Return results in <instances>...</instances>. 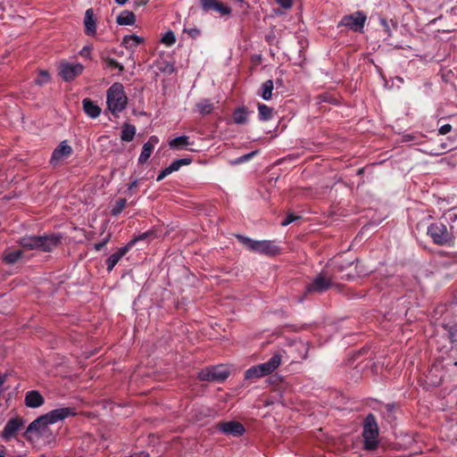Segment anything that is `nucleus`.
<instances>
[{
  "mask_svg": "<svg viewBox=\"0 0 457 457\" xmlns=\"http://www.w3.org/2000/svg\"><path fill=\"white\" fill-rule=\"evenodd\" d=\"M73 415H75V411L72 408L63 407L54 409L33 420L28 426L25 434L28 436L33 435L50 444L54 441V436L50 430L49 426Z\"/></svg>",
  "mask_w": 457,
  "mask_h": 457,
  "instance_id": "1",
  "label": "nucleus"
},
{
  "mask_svg": "<svg viewBox=\"0 0 457 457\" xmlns=\"http://www.w3.org/2000/svg\"><path fill=\"white\" fill-rule=\"evenodd\" d=\"M106 104L108 110L115 116L125 110L128 104V97L121 83L115 82L107 89Z\"/></svg>",
  "mask_w": 457,
  "mask_h": 457,
  "instance_id": "2",
  "label": "nucleus"
},
{
  "mask_svg": "<svg viewBox=\"0 0 457 457\" xmlns=\"http://www.w3.org/2000/svg\"><path fill=\"white\" fill-rule=\"evenodd\" d=\"M427 234L438 245H450L454 240L453 227L448 228L442 220L431 223L427 228Z\"/></svg>",
  "mask_w": 457,
  "mask_h": 457,
  "instance_id": "3",
  "label": "nucleus"
},
{
  "mask_svg": "<svg viewBox=\"0 0 457 457\" xmlns=\"http://www.w3.org/2000/svg\"><path fill=\"white\" fill-rule=\"evenodd\" d=\"M281 357L282 356L279 353H276L268 361L249 368L245 372V378H260L272 373L280 365Z\"/></svg>",
  "mask_w": 457,
  "mask_h": 457,
  "instance_id": "4",
  "label": "nucleus"
},
{
  "mask_svg": "<svg viewBox=\"0 0 457 457\" xmlns=\"http://www.w3.org/2000/svg\"><path fill=\"white\" fill-rule=\"evenodd\" d=\"M362 436L365 450L371 451L378 447V427L373 414H369L365 419Z\"/></svg>",
  "mask_w": 457,
  "mask_h": 457,
  "instance_id": "5",
  "label": "nucleus"
},
{
  "mask_svg": "<svg viewBox=\"0 0 457 457\" xmlns=\"http://www.w3.org/2000/svg\"><path fill=\"white\" fill-rule=\"evenodd\" d=\"M239 239L249 250L258 253L274 255L278 252V247L270 240L256 241L245 237Z\"/></svg>",
  "mask_w": 457,
  "mask_h": 457,
  "instance_id": "6",
  "label": "nucleus"
},
{
  "mask_svg": "<svg viewBox=\"0 0 457 457\" xmlns=\"http://www.w3.org/2000/svg\"><path fill=\"white\" fill-rule=\"evenodd\" d=\"M58 69L61 77L64 80L70 81L82 73L84 66L79 62H60Z\"/></svg>",
  "mask_w": 457,
  "mask_h": 457,
  "instance_id": "7",
  "label": "nucleus"
},
{
  "mask_svg": "<svg viewBox=\"0 0 457 457\" xmlns=\"http://www.w3.org/2000/svg\"><path fill=\"white\" fill-rule=\"evenodd\" d=\"M24 422L20 418H13L7 421L3 431L0 433V436L4 441H9L14 437L18 432L22 428Z\"/></svg>",
  "mask_w": 457,
  "mask_h": 457,
  "instance_id": "8",
  "label": "nucleus"
},
{
  "mask_svg": "<svg viewBox=\"0 0 457 457\" xmlns=\"http://www.w3.org/2000/svg\"><path fill=\"white\" fill-rule=\"evenodd\" d=\"M365 21L366 16L362 12H357L343 17L340 25L348 27L354 31H359L363 28Z\"/></svg>",
  "mask_w": 457,
  "mask_h": 457,
  "instance_id": "9",
  "label": "nucleus"
},
{
  "mask_svg": "<svg viewBox=\"0 0 457 457\" xmlns=\"http://www.w3.org/2000/svg\"><path fill=\"white\" fill-rule=\"evenodd\" d=\"M62 238L60 234L38 236V250L50 252L61 244Z\"/></svg>",
  "mask_w": 457,
  "mask_h": 457,
  "instance_id": "10",
  "label": "nucleus"
},
{
  "mask_svg": "<svg viewBox=\"0 0 457 457\" xmlns=\"http://www.w3.org/2000/svg\"><path fill=\"white\" fill-rule=\"evenodd\" d=\"M333 286L330 278H326L323 274L317 275L312 283L306 287L307 293H322Z\"/></svg>",
  "mask_w": 457,
  "mask_h": 457,
  "instance_id": "11",
  "label": "nucleus"
},
{
  "mask_svg": "<svg viewBox=\"0 0 457 457\" xmlns=\"http://www.w3.org/2000/svg\"><path fill=\"white\" fill-rule=\"evenodd\" d=\"M72 154L71 146L66 140L60 143V145L53 151L50 162L53 165H57L60 162L69 157Z\"/></svg>",
  "mask_w": 457,
  "mask_h": 457,
  "instance_id": "12",
  "label": "nucleus"
},
{
  "mask_svg": "<svg viewBox=\"0 0 457 457\" xmlns=\"http://www.w3.org/2000/svg\"><path fill=\"white\" fill-rule=\"evenodd\" d=\"M219 428L222 433L234 436H242L245 431L244 426L237 421H228L221 423L220 424Z\"/></svg>",
  "mask_w": 457,
  "mask_h": 457,
  "instance_id": "13",
  "label": "nucleus"
},
{
  "mask_svg": "<svg viewBox=\"0 0 457 457\" xmlns=\"http://www.w3.org/2000/svg\"><path fill=\"white\" fill-rule=\"evenodd\" d=\"M24 403L27 407L36 409L44 404L45 399L39 391L31 390L26 393Z\"/></svg>",
  "mask_w": 457,
  "mask_h": 457,
  "instance_id": "14",
  "label": "nucleus"
},
{
  "mask_svg": "<svg viewBox=\"0 0 457 457\" xmlns=\"http://www.w3.org/2000/svg\"><path fill=\"white\" fill-rule=\"evenodd\" d=\"M159 139L155 136H152L146 143L143 145L141 154L138 157L140 163L145 162L152 154L154 146L158 144Z\"/></svg>",
  "mask_w": 457,
  "mask_h": 457,
  "instance_id": "15",
  "label": "nucleus"
},
{
  "mask_svg": "<svg viewBox=\"0 0 457 457\" xmlns=\"http://www.w3.org/2000/svg\"><path fill=\"white\" fill-rule=\"evenodd\" d=\"M85 33L87 36H95L96 33V21L93 9H87L84 17Z\"/></svg>",
  "mask_w": 457,
  "mask_h": 457,
  "instance_id": "16",
  "label": "nucleus"
},
{
  "mask_svg": "<svg viewBox=\"0 0 457 457\" xmlns=\"http://www.w3.org/2000/svg\"><path fill=\"white\" fill-rule=\"evenodd\" d=\"M130 249V245H124L120 247L117 252L111 254V256L106 260V265L108 271L112 270L115 265L119 262V261L128 253Z\"/></svg>",
  "mask_w": 457,
  "mask_h": 457,
  "instance_id": "17",
  "label": "nucleus"
},
{
  "mask_svg": "<svg viewBox=\"0 0 457 457\" xmlns=\"http://www.w3.org/2000/svg\"><path fill=\"white\" fill-rule=\"evenodd\" d=\"M83 110L87 115L92 119L97 118L101 113L100 107L89 98L82 101Z\"/></svg>",
  "mask_w": 457,
  "mask_h": 457,
  "instance_id": "18",
  "label": "nucleus"
},
{
  "mask_svg": "<svg viewBox=\"0 0 457 457\" xmlns=\"http://www.w3.org/2000/svg\"><path fill=\"white\" fill-rule=\"evenodd\" d=\"M190 145L189 137L185 135L177 137L169 141V146L174 150L187 149Z\"/></svg>",
  "mask_w": 457,
  "mask_h": 457,
  "instance_id": "19",
  "label": "nucleus"
},
{
  "mask_svg": "<svg viewBox=\"0 0 457 457\" xmlns=\"http://www.w3.org/2000/svg\"><path fill=\"white\" fill-rule=\"evenodd\" d=\"M258 118L262 121H268L273 119L275 112L274 109L268 106L267 104L258 103Z\"/></svg>",
  "mask_w": 457,
  "mask_h": 457,
  "instance_id": "20",
  "label": "nucleus"
},
{
  "mask_svg": "<svg viewBox=\"0 0 457 457\" xmlns=\"http://www.w3.org/2000/svg\"><path fill=\"white\" fill-rule=\"evenodd\" d=\"M274 89V82L271 79H268L261 85L259 89V96L265 101H269L272 98V91Z\"/></svg>",
  "mask_w": 457,
  "mask_h": 457,
  "instance_id": "21",
  "label": "nucleus"
},
{
  "mask_svg": "<svg viewBox=\"0 0 457 457\" xmlns=\"http://www.w3.org/2000/svg\"><path fill=\"white\" fill-rule=\"evenodd\" d=\"M38 236L22 237L19 244L27 250H38Z\"/></svg>",
  "mask_w": 457,
  "mask_h": 457,
  "instance_id": "22",
  "label": "nucleus"
},
{
  "mask_svg": "<svg viewBox=\"0 0 457 457\" xmlns=\"http://www.w3.org/2000/svg\"><path fill=\"white\" fill-rule=\"evenodd\" d=\"M250 112L245 107H240L234 111L233 120L237 124H245L248 121Z\"/></svg>",
  "mask_w": 457,
  "mask_h": 457,
  "instance_id": "23",
  "label": "nucleus"
},
{
  "mask_svg": "<svg viewBox=\"0 0 457 457\" xmlns=\"http://www.w3.org/2000/svg\"><path fill=\"white\" fill-rule=\"evenodd\" d=\"M136 135V128L134 125L125 123L122 126L120 139L124 142H130Z\"/></svg>",
  "mask_w": 457,
  "mask_h": 457,
  "instance_id": "24",
  "label": "nucleus"
},
{
  "mask_svg": "<svg viewBox=\"0 0 457 457\" xmlns=\"http://www.w3.org/2000/svg\"><path fill=\"white\" fill-rule=\"evenodd\" d=\"M136 21V16L132 12L124 11L117 17L119 25H132Z\"/></svg>",
  "mask_w": 457,
  "mask_h": 457,
  "instance_id": "25",
  "label": "nucleus"
},
{
  "mask_svg": "<svg viewBox=\"0 0 457 457\" xmlns=\"http://www.w3.org/2000/svg\"><path fill=\"white\" fill-rule=\"evenodd\" d=\"M156 237V233L154 230H148L145 231L137 237H135L133 239H131L127 245H130V248L135 245V244L138 241H147L150 242L153 239Z\"/></svg>",
  "mask_w": 457,
  "mask_h": 457,
  "instance_id": "26",
  "label": "nucleus"
},
{
  "mask_svg": "<svg viewBox=\"0 0 457 457\" xmlns=\"http://www.w3.org/2000/svg\"><path fill=\"white\" fill-rule=\"evenodd\" d=\"M212 370L214 381H223L228 377L229 372L228 369L223 366H213Z\"/></svg>",
  "mask_w": 457,
  "mask_h": 457,
  "instance_id": "27",
  "label": "nucleus"
},
{
  "mask_svg": "<svg viewBox=\"0 0 457 457\" xmlns=\"http://www.w3.org/2000/svg\"><path fill=\"white\" fill-rule=\"evenodd\" d=\"M196 110L200 114L206 115L212 112L213 104L209 99H203L196 104Z\"/></svg>",
  "mask_w": 457,
  "mask_h": 457,
  "instance_id": "28",
  "label": "nucleus"
},
{
  "mask_svg": "<svg viewBox=\"0 0 457 457\" xmlns=\"http://www.w3.org/2000/svg\"><path fill=\"white\" fill-rule=\"evenodd\" d=\"M21 250H14L4 255V262L7 264H14L22 257Z\"/></svg>",
  "mask_w": 457,
  "mask_h": 457,
  "instance_id": "29",
  "label": "nucleus"
},
{
  "mask_svg": "<svg viewBox=\"0 0 457 457\" xmlns=\"http://www.w3.org/2000/svg\"><path fill=\"white\" fill-rule=\"evenodd\" d=\"M142 42L143 38L137 35L125 36L123 38V44L127 48L137 47Z\"/></svg>",
  "mask_w": 457,
  "mask_h": 457,
  "instance_id": "30",
  "label": "nucleus"
},
{
  "mask_svg": "<svg viewBox=\"0 0 457 457\" xmlns=\"http://www.w3.org/2000/svg\"><path fill=\"white\" fill-rule=\"evenodd\" d=\"M192 160L190 158L177 159L168 166V169L170 170V172L171 174L172 172L179 170L181 168V166L190 164Z\"/></svg>",
  "mask_w": 457,
  "mask_h": 457,
  "instance_id": "31",
  "label": "nucleus"
},
{
  "mask_svg": "<svg viewBox=\"0 0 457 457\" xmlns=\"http://www.w3.org/2000/svg\"><path fill=\"white\" fill-rule=\"evenodd\" d=\"M126 204V199H120L119 201H117L115 205L112 209V214L114 216L120 214L125 209Z\"/></svg>",
  "mask_w": 457,
  "mask_h": 457,
  "instance_id": "32",
  "label": "nucleus"
},
{
  "mask_svg": "<svg viewBox=\"0 0 457 457\" xmlns=\"http://www.w3.org/2000/svg\"><path fill=\"white\" fill-rule=\"evenodd\" d=\"M212 371V367L203 370L198 373V378L204 381H214Z\"/></svg>",
  "mask_w": 457,
  "mask_h": 457,
  "instance_id": "33",
  "label": "nucleus"
},
{
  "mask_svg": "<svg viewBox=\"0 0 457 457\" xmlns=\"http://www.w3.org/2000/svg\"><path fill=\"white\" fill-rule=\"evenodd\" d=\"M50 79L49 73L47 71H40L38 77L36 79L35 82L37 85H44L47 83Z\"/></svg>",
  "mask_w": 457,
  "mask_h": 457,
  "instance_id": "34",
  "label": "nucleus"
},
{
  "mask_svg": "<svg viewBox=\"0 0 457 457\" xmlns=\"http://www.w3.org/2000/svg\"><path fill=\"white\" fill-rule=\"evenodd\" d=\"M162 42L167 46H171L176 42V37L172 31H168L162 38Z\"/></svg>",
  "mask_w": 457,
  "mask_h": 457,
  "instance_id": "35",
  "label": "nucleus"
},
{
  "mask_svg": "<svg viewBox=\"0 0 457 457\" xmlns=\"http://www.w3.org/2000/svg\"><path fill=\"white\" fill-rule=\"evenodd\" d=\"M257 151H253L251 153H248L246 154H244L235 161L232 162L233 164H240L242 162H248L252 157H253L256 154Z\"/></svg>",
  "mask_w": 457,
  "mask_h": 457,
  "instance_id": "36",
  "label": "nucleus"
},
{
  "mask_svg": "<svg viewBox=\"0 0 457 457\" xmlns=\"http://www.w3.org/2000/svg\"><path fill=\"white\" fill-rule=\"evenodd\" d=\"M217 3V0H201V5L204 12L213 10Z\"/></svg>",
  "mask_w": 457,
  "mask_h": 457,
  "instance_id": "37",
  "label": "nucleus"
},
{
  "mask_svg": "<svg viewBox=\"0 0 457 457\" xmlns=\"http://www.w3.org/2000/svg\"><path fill=\"white\" fill-rule=\"evenodd\" d=\"M213 11L218 12L222 15L230 13V9L218 1L216 3L215 7L213 8Z\"/></svg>",
  "mask_w": 457,
  "mask_h": 457,
  "instance_id": "38",
  "label": "nucleus"
},
{
  "mask_svg": "<svg viewBox=\"0 0 457 457\" xmlns=\"http://www.w3.org/2000/svg\"><path fill=\"white\" fill-rule=\"evenodd\" d=\"M106 63L109 68H116L119 70L120 72L123 71V70H124L123 65L121 63L118 62L117 61H115L114 59H108L106 61Z\"/></svg>",
  "mask_w": 457,
  "mask_h": 457,
  "instance_id": "39",
  "label": "nucleus"
},
{
  "mask_svg": "<svg viewBox=\"0 0 457 457\" xmlns=\"http://www.w3.org/2000/svg\"><path fill=\"white\" fill-rule=\"evenodd\" d=\"M300 217L297 215H294L292 213H289L287 215V217L281 221L282 226H287L291 224L292 222L297 220Z\"/></svg>",
  "mask_w": 457,
  "mask_h": 457,
  "instance_id": "40",
  "label": "nucleus"
},
{
  "mask_svg": "<svg viewBox=\"0 0 457 457\" xmlns=\"http://www.w3.org/2000/svg\"><path fill=\"white\" fill-rule=\"evenodd\" d=\"M91 50H92V47L91 46H85L82 47V49L79 51V54L84 57V58H87V59H90L91 58Z\"/></svg>",
  "mask_w": 457,
  "mask_h": 457,
  "instance_id": "41",
  "label": "nucleus"
},
{
  "mask_svg": "<svg viewBox=\"0 0 457 457\" xmlns=\"http://www.w3.org/2000/svg\"><path fill=\"white\" fill-rule=\"evenodd\" d=\"M184 31L187 33L192 38H196L201 34V31L196 28L185 29Z\"/></svg>",
  "mask_w": 457,
  "mask_h": 457,
  "instance_id": "42",
  "label": "nucleus"
},
{
  "mask_svg": "<svg viewBox=\"0 0 457 457\" xmlns=\"http://www.w3.org/2000/svg\"><path fill=\"white\" fill-rule=\"evenodd\" d=\"M276 1L284 9H290L292 6V0H276Z\"/></svg>",
  "mask_w": 457,
  "mask_h": 457,
  "instance_id": "43",
  "label": "nucleus"
},
{
  "mask_svg": "<svg viewBox=\"0 0 457 457\" xmlns=\"http://www.w3.org/2000/svg\"><path fill=\"white\" fill-rule=\"evenodd\" d=\"M170 170L168 169V167H166L165 169H163L160 173L159 175L157 176V179L156 180L157 181H161L164 178H166L168 175H170Z\"/></svg>",
  "mask_w": 457,
  "mask_h": 457,
  "instance_id": "44",
  "label": "nucleus"
},
{
  "mask_svg": "<svg viewBox=\"0 0 457 457\" xmlns=\"http://www.w3.org/2000/svg\"><path fill=\"white\" fill-rule=\"evenodd\" d=\"M452 130V126L450 124H445L440 127L439 129V134L440 135H446Z\"/></svg>",
  "mask_w": 457,
  "mask_h": 457,
  "instance_id": "45",
  "label": "nucleus"
},
{
  "mask_svg": "<svg viewBox=\"0 0 457 457\" xmlns=\"http://www.w3.org/2000/svg\"><path fill=\"white\" fill-rule=\"evenodd\" d=\"M137 179H135L133 180L129 185V187H128V190L129 191H131L132 189H134L135 187H137Z\"/></svg>",
  "mask_w": 457,
  "mask_h": 457,
  "instance_id": "46",
  "label": "nucleus"
},
{
  "mask_svg": "<svg viewBox=\"0 0 457 457\" xmlns=\"http://www.w3.org/2000/svg\"><path fill=\"white\" fill-rule=\"evenodd\" d=\"M6 380V377L0 378V395L4 392L3 386Z\"/></svg>",
  "mask_w": 457,
  "mask_h": 457,
  "instance_id": "47",
  "label": "nucleus"
},
{
  "mask_svg": "<svg viewBox=\"0 0 457 457\" xmlns=\"http://www.w3.org/2000/svg\"><path fill=\"white\" fill-rule=\"evenodd\" d=\"M351 264H352V262H347L345 264V263L344 264H340V265H338V269H339V270H343L344 269H345L347 266H349Z\"/></svg>",
  "mask_w": 457,
  "mask_h": 457,
  "instance_id": "48",
  "label": "nucleus"
},
{
  "mask_svg": "<svg viewBox=\"0 0 457 457\" xmlns=\"http://www.w3.org/2000/svg\"><path fill=\"white\" fill-rule=\"evenodd\" d=\"M104 246V244H102V243H98V244H96V245H95V249H96V251H100Z\"/></svg>",
  "mask_w": 457,
  "mask_h": 457,
  "instance_id": "49",
  "label": "nucleus"
},
{
  "mask_svg": "<svg viewBox=\"0 0 457 457\" xmlns=\"http://www.w3.org/2000/svg\"><path fill=\"white\" fill-rule=\"evenodd\" d=\"M129 0H115V2L118 4H120V5H123L125 4Z\"/></svg>",
  "mask_w": 457,
  "mask_h": 457,
  "instance_id": "50",
  "label": "nucleus"
},
{
  "mask_svg": "<svg viewBox=\"0 0 457 457\" xmlns=\"http://www.w3.org/2000/svg\"><path fill=\"white\" fill-rule=\"evenodd\" d=\"M456 219H457V214L453 213V214L449 215V220H455Z\"/></svg>",
  "mask_w": 457,
  "mask_h": 457,
  "instance_id": "51",
  "label": "nucleus"
},
{
  "mask_svg": "<svg viewBox=\"0 0 457 457\" xmlns=\"http://www.w3.org/2000/svg\"><path fill=\"white\" fill-rule=\"evenodd\" d=\"M300 345H301L302 348H303L305 350V353H307L305 345L303 344H302V343L300 344ZM305 355H306V353H304L303 358H305Z\"/></svg>",
  "mask_w": 457,
  "mask_h": 457,
  "instance_id": "52",
  "label": "nucleus"
},
{
  "mask_svg": "<svg viewBox=\"0 0 457 457\" xmlns=\"http://www.w3.org/2000/svg\"><path fill=\"white\" fill-rule=\"evenodd\" d=\"M0 457H6L3 450H0Z\"/></svg>",
  "mask_w": 457,
  "mask_h": 457,
  "instance_id": "53",
  "label": "nucleus"
},
{
  "mask_svg": "<svg viewBox=\"0 0 457 457\" xmlns=\"http://www.w3.org/2000/svg\"><path fill=\"white\" fill-rule=\"evenodd\" d=\"M107 241H108V238H105V239H104L101 243H102V244H104V245H105V244L107 243Z\"/></svg>",
  "mask_w": 457,
  "mask_h": 457,
  "instance_id": "54",
  "label": "nucleus"
},
{
  "mask_svg": "<svg viewBox=\"0 0 457 457\" xmlns=\"http://www.w3.org/2000/svg\"><path fill=\"white\" fill-rule=\"evenodd\" d=\"M107 241H108V238H105V239H104L101 243H102V244H104V245H105V244L107 243Z\"/></svg>",
  "mask_w": 457,
  "mask_h": 457,
  "instance_id": "55",
  "label": "nucleus"
},
{
  "mask_svg": "<svg viewBox=\"0 0 457 457\" xmlns=\"http://www.w3.org/2000/svg\"><path fill=\"white\" fill-rule=\"evenodd\" d=\"M282 83V80L281 79H278L277 80V84H281Z\"/></svg>",
  "mask_w": 457,
  "mask_h": 457,
  "instance_id": "56",
  "label": "nucleus"
},
{
  "mask_svg": "<svg viewBox=\"0 0 457 457\" xmlns=\"http://www.w3.org/2000/svg\"><path fill=\"white\" fill-rule=\"evenodd\" d=\"M382 23H383L385 26H386V21H385V20H382Z\"/></svg>",
  "mask_w": 457,
  "mask_h": 457,
  "instance_id": "57",
  "label": "nucleus"
},
{
  "mask_svg": "<svg viewBox=\"0 0 457 457\" xmlns=\"http://www.w3.org/2000/svg\"><path fill=\"white\" fill-rule=\"evenodd\" d=\"M4 376H3V375H0V378H4Z\"/></svg>",
  "mask_w": 457,
  "mask_h": 457,
  "instance_id": "58",
  "label": "nucleus"
},
{
  "mask_svg": "<svg viewBox=\"0 0 457 457\" xmlns=\"http://www.w3.org/2000/svg\"><path fill=\"white\" fill-rule=\"evenodd\" d=\"M144 457H148V454H145Z\"/></svg>",
  "mask_w": 457,
  "mask_h": 457,
  "instance_id": "59",
  "label": "nucleus"
}]
</instances>
